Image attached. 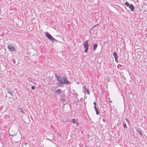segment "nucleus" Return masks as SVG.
<instances>
[{
    "instance_id": "1",
    "label": "nucleus",
    "mask_w": 147,
    "mask_h": 147,
    "mask_svg": "<svg viewBox=\"0 0 147 147\" xmlns=\"http://www.w3.org/2000/svg\"><path fill=\"white\" fill-rule=\"evenodd\" d=\"M55 76L56 78V80L58 81L57 85L59 87L62 86L63 84L65 85L70 84L71 83L69 82L65 76H63L62 78L60 76H57L55 74Z\"/></svg>"
},
{
    "instance_id": "2",
    "label": "nucleus",
    "mask_w": 147,
    "mask_h": 147,
    "mask_svg": "<svg viewBox=\"0 0 147 147\" xmlns=\"http://www.w3.org/2000/svg\"><path fill=\"white\" fill-rule=\"evenodd\" d=\"M125 5L128 7L132 11H134V7L132 4H130L127 2L126 1L125 3Z\"/></svg>"
},
{
    "instance_id": "3",
    "label": "nucleus",
    "mask_w": 147,
    "mask_h": 147,
    "mask_svg": "<svg viewBox=\"0 0 147 147\" xmlns=\"http://www.w3.org/2000/svg\"><path fill=\"white\" fill-rule=\"evenodd\" d=\"M88 40H87L85 41L84 45V47L85 49V50L84 51V52L87 53L88 52Z\"/></svg>"
},
{
    "instance_id": "4",
    "label": "nucleus",
    "mask_w": 147,
    "mask_h": 147,
    "mask_svg": "<svg viewBox=\"0 0 147 147\" xmlns=\"http://www.w3.org/2000/svg\"><path fill=\"white\" fill-rule=\"evenodd\" d=\"M7 47L9 51L11 52H14L16 51L15 47L12 46L10 44L7 45Z\"/></svg>"
},
{
    "instance_id": "5",
    "label": "nucleus",
    "mask_w": 147,
    "mask_h": 147,
    "mask_svg": "<svg viewBox=\"0 0 147 147\" xmlns=\"http://www.w3.org/2000/svg\"><path fill=\"white\" fill-rule=\"evenodd\" d=\"M45 34L47 37L50 40H52V39H53V37L49 32H45Z\"/></svg>"
},
{
    "instance_id": "6",
    "label": "nucleus",
    "mask_w": 147,
    "mask_h": 147,
    "mask_svg": "<svg viewBox=\"0 0 147 147\" xmlns=\"http://www.w3.org/2000/svg\"><path fill=\"white\" fill-rule=\"evenodd\" d=\"M113 55L116 62L117 63H118V55L117 54L116 52L115 51L113 53Z\"/></svg>"
},
{
    "instance_id": "7",
    "label": "nucleus",
    "mask_w": 147,
    "mask_h": 147,
    "mask_svg": "<svg viewBox=\"0 0 147 147\" xmlns=\"http://www.w3.org/2000/svg\"><path fill=\"white\" fill-rule=\"evenodd\" d=\"M18 111L19 112H21V113L22 114H24L25 113V112L23 111L22 108H20L19 107H18Z\"/></svg>"
},
{
    "instance_id": "8",
    "label": "nucleus",
    "mask_w": 147,
    "mask_h": 147,
    "mask_svg": "<svg viewBox=\"0 0 147 147\" xmlns=\"http://www.w3.org/2000/svg\"><path fill=\"white\" fill-rule=\"evenodd\" d=\"M61 92V90L60 89H58L55 92V94L57 95H59Z\"/></svg>"
},
{
    "instance_id": "9",
    "label": "nucleus",
    "mask_w": 147,
    "mask_h": 147,
    "mask_svg": "<svg viewBox=\"0 0 147 147\" xmlns=\"http://www.w3.org/2000/svg\"><path fill=\"white\" fill-rule=\"evenodd\" d=\"M94 108L96 111V113L97 115H98L99 114V111L98 110V108L96 107H94Z\"/></svg>"
},
{
    "instance_id": "10",
    "label": "nucleus",
    "mask_w": 147,
    "mask_h": 147,
    "mask_svg": "<svg viewBox=\"0 0 147 147\" xmlns=\"http://www.w3.org/2000/svg\"><path fill=\"white\" fill-rule=\"evenodd\" d=\"M98 47V44H96L94 45L93 46V50L94 51L96 50L97 47Z\"/></svg>"
},
{
    "instance_id": "11",
    "label": "nucleus",
    "mask_w": 147,
    "mask_h": 147,
    "mask_svg": "<svg viewBox=\"0 0 147 147\" xmlns=\"http://www.w3.org/2000/svg\"><path fill=\"white\" fill-rule=\"evenodd\" d=\"M8 93L11 96H13V92L12 91L10 90H7Z\"/></svg>"
},
{
    "instance_id": "12",
    "label": "nucleus",
    "mask_w": 147,
    "mask_h": 147,
    "mask_svg": "<svg viewBox=\"0 0 147 147\" xmlns=\"http://www.w3.org/2000/svg\"><path fill=\"white\" fill-rule=\"evenodd\" d=\"M51 41H52V42H58V41L57 40L55 39L53 37V39H52V40H51Z\"/></svg>"
},
{
    "instance_id": "13",
    "label": "nucleus",
    "mask_w": 147,
    "mask_h": 147,
    "mask_svg": "<svg viewBox=\"0 0 147 147\" xmlns=\"http://www.w3.org/2000/svg\"><path fill=\"white\" fill-rule=\"evenodd\" d=\"M123 126L125 128H127L126 123L124 121L123 122Z\"/></svg>"
},
{
    "instance_id": "14",
    "label": "nucleus",
    "mask_w": 147,
    "mask_h": 147,
    "mask_svg": "<svg viewBox=\"0 0 147 147\" xmlns=\"http://www.w3.org/2000/svg\"><path fill=\"white\" fill-rule=\"evenodd\" d=\"M71 122L73 123H76V122L75 119H73L71 120Z\"/></svg>"
},
{
    "instance_id": "15",
    "label": "nucleus",
    "mask_w": 147,
    "mask_h": 147,
    "mask_svg": "<svg viewBox=\"0 0 147 147\" xmlns=\"http://www.w3.org/2000/svg\"><path fill=\"white\" fill-rule=\"evenodd\" d=\"M86 91L87 92V94L89 95L90 94V90L88 89H87L86 90Z\"/></svg>"
},
{
    "instance_id": "16",
    "label": "nucleus",
    "mask_w": 147,
    "mask_h": 147,
    "mask_svg": "<svg viewBox=\"0 0 147 147\" xmlns=\"http://www.w3.org/2000/svg\"><path fill=\"white\" fill-rule=\"evenodd\" d=\"M27 144L26 143H24V144L23 145V147H27Z\"/></svg>"
},
{
    "instance_id": "17",
    "label": "nucleus",
    "mask_w": 147,
    "mask_h": 147,
    "mask_svg": "<svg viewBox=\"0 0 147 147\" xmlns=\"http://www.w3.org/2000/svg\"><path fill=\"white\" fill-rule=\"evenodd\" d=\"M138 132L140 134V136H142V134L141 132V131H139V130H137Z\"/></svg>"
},
{
    "instance_id": "18",
    "label": "nucleus",
    "mask_w": 147,
    "mask_h": 147,
    "mask_svg": "<svg viewBox=\"0 0 147 147\" xmlns=\"http://www.w3.org/2000/svg\"><path fill=\"white\" fill-rule=\"evenodd\" d=\"M31 88L32 89L34 90L35 89V87L34 86H32Z\"/></svg>"
},
{
    "instance_id": "19",
    "label": "nucleus",
    "mask_w": 147,
    "mask_h": 147,
    "mask_svg": "<svg viewBox=\"0 0 147 147\" xmlns=\"http://www.w3.org/2000/svg\"><path fill=\"white\" fill-rule=\"evenodd\" d=\"M93 104L94 105V107H96V102L95 101L94 102Z\"/></svg>"
},
{
    "instance_id": "20",
    "label": "nucleus",
    "mask_w": 147,
    "mask_h": 147,
    "mask_svg": "<svg viewBox=\"0 0 147 147\" xmlns=\"http://www.w3.org/2000/svg\"><path fill=\"white\" fill-rule=\"evenodd\" d=\"M12 61L14 63H15V60L14 59H12Z\"/></svg>"
},
{
    "instance_id": "21",
    "label": "nucleus",
    "mask_w": 147,
    "mask_h": 147,
    "mask_svg": "<svg viewBox=\"0 0 147 147\" xmlns=\"http://www.w3.org/2000/svg\"><path fill=\"white\" fill-rule=\"evenodd\" d=\"M83 88H84V90H86V86L84 85V87H83Z\"/></svg>"
},
{
    "instance_id": "22",
    "label": "nucleus",
    "mask_w": 147,
    "mask_h": 147,
    "mask_svg": "<svg viewBox=\"0 0 147 147\" xmlns=\"http://www.w3.org/2000/svg\"><path fill=\"white\" fill-rule=\"evenodd\" d=\"M32 80L31 78H28V80L29 81H30V82H32V81H31V80Z\"/></svg>"
},
{
    "instance_id": "23",
    "label": "nucleus",
    "mask_w": 147,
    "mask_h": 147,
    "mask_svg": "<svg viewBox=\"0 0 147 147\" xmlns=\"http://www.w3.org/2000/svg\"><path fill=\"white\" fill-rule=\"evenodd\" d=\"M126 121H127L128 123H129V120H128L127 119H126Z\"/></svg>"
},
{
    "instance_id": "24",
    "label": "nucleus",
    "mask_w": 147,
    "mask_h": 147,
    "mask_svg": "<svg viewBox=\"0 0 147 147\" xmlns=\"http://www.w3.org/2000/svg\"><path fill=\"white\" fill-rule=\"evenodd\" d=\"M74 91V90H73ZM74 94L75 95H76L77 94V93L76 92V93H75L74 92Z\"/></svg>"
},
{
    "instance_id": "25",
    "label": "nucleus",
    "mask_w": 147,
    "mask_h": 147,
    "mask_svg": "<svg viewBox=\"0 0 147 147\" xmlns=\"http://www.w3.org/2000/svg\"><path fill=\"white\" fill-rule=\"evenodd\" d=\"M64 100H65V99L64 98H62V101H64Z\"/></svg>"
},
{
    "instance_id": "26",
    "label": "nucleus",
    "mask_w": 147,
    "mask_h": 147,
    "mask_svg": "<svg viewBox=\"0 0 147 147\" xmlns=\"http://www.w3.org/2000/svg\"><path fill=\"white\" fill-rule=\"evenodd\" d=\"M110 102L111 103H112V101H111V100H110Z\"/></svg>"
},
{
    "instance_id": "27",
    "label": "nucleus",
    "mask_w": 147,
    "mask_h": 147,
    "mask_svg": "<svg viewBox=\"0 0 147 147\" xmlns=\"http://www.w3.org/2000/svg\"><path fill=\"white\" fill-rule=\"evenodd\" d=\"M78 123L77 124V126H78Z\"/></svg>"
},
{
    "instance_id": "28",
    "label": "nucleus",
    "mask_w": 147,
    "mask_h": 147,
    "mask_svg": "<svg viewBox=\"0 0 147 147\" xmlns=\"http://www.w3.org/2000/svg\"><path fill=\"white\" fill-rule=\"evenodd\" d=\"M96 26V25H94V26L93 27H95V26Z\"/></svg>"
},
{
    "instance_id": "29",
    "label": "nucleus",
    "mask_w": 147,
    "mask_h": 147,
    "mask_svg": "<svg viewBox=\"0 0 147 147\" xmlns=\"http://www.w3.org/2000/svg\"><path fill=\"white\" fill-rule=\"evenodd\" d=\"M91 28V29H90V30H91L92 29V28Z\"/></svg>"
},
{
    "instance_id": "30",
    "label": "nucleus",
    "mask_w": 147,
    "mask_h": 147,
    "mask_svg": "<svg viewBox=\"0 0 147 147\" xmlns=\"http://www.w3.org/2000/svg\"><path fill=\"white\" fill-rule=\"evenodd\" d=\"M10 135H11V136H13L12 135H11V134H10Z\"/></svg>"
},
{
    "instance_id": "31",
    "label": "nucleus",
    "mask_w": 147,
    "mask_h": 147,
    "mask_svg": "<svg viewBox=\"0 0 147 147\" xmlns=\"http://www.w3.org/2000/svg\"><path fill=\"white\" fill-rule=\"evenodd\" d=\"M0 56H1V55H0Z\"/></svg>"
}]
</instances>
